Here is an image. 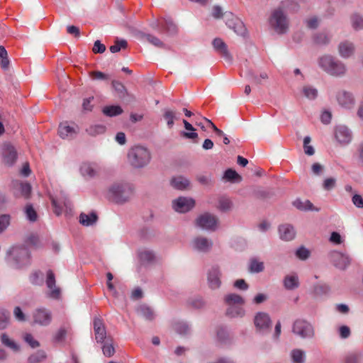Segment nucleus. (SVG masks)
<instances>
[{
	"instance_id": "obj_59",
	"label": "nucleus",
	"mask_w": 363,
	"mask_h": 363,
	"mask_svg": "<svg viewBox=\"0 0 363 363\" xmlns=\"http://www.w3.org/2000/svg\"><path fill=\"white\" fill-rule=\"evenodd\" d=\"M360 354L354 352L349 353L344 357V363H359Z\"/></svg>"
},
{
	"instance_id": "obj_46",
	"label": "nucleus",
	"mask_w": 363,
	"mask_h": 363,
	"mask_svg": "<svg viewBox=\"0 0 363 363\" xmlns=\"http://www.w3.org/2000/svg\"><path fill=\"white\" fill-rule=\"evenodd\" d=\"M103 353L106 357H111L113 355L115 352V349L113 346L112 340L107 339L105 342H104V345L102 347Z\"/></svg>"
},
{
	"instance_id": "obj_2",
	"label": "nucleus",
	"mask_w": 363,
	"mask_h": 363,
	"mask_svg": "<svg viewBox=\"0 0 363 363\" xmlns=\"http://www.w3.org/2000/svg\"><path fill=\"white\" fill-rule=\"evenodd\" d=\"M128 162L134 169H143L147 167L152 160L150 150L143 145H134L127 154Z\"/></svg>"
},
{
	"instance_id": "obj_58",
	"label": "nucleus",
	"mask_w": 363,
	"mask_h": 363,
	"mask_svg": "<svg viewBox=\"0 0 363 363\" xmlns=\"http://www.w3.org/2000/svg\"><path fill=\"white\" fill-rule=\"evenodd\" d=\"M145 38L147 41L157 48H162L164 46V43L158 38L154 35L147 34L145 35Z\"/></svg>"
},
{
	"instance_id": "obj_37",
	"label": "nucleus",
	"mask_w": 363,
	"mask_h": 363,
	"mask_svg": "<svg viewBox=\"0 0 363 363\" xmlns=\"http://www.w3.org/2000/svg\"><path fill=\"white\" fill-rule=\"evenodd\" d=\"M138 314L147 320H152L155 318L154 311L145 305L140 306L137 309Z\"/></svg>"
},
{
	"instance_id": "obj_55",
	"label": "nucleus",
	"mask_w": 363,
	"mask_h": 363,
	"mask_svg": "<svg viewBox=\"0 0 363 363\" xmlns=\"http://www.w3.org/2000/svg\"><path fill=\"white\" fill-rule=\"evenodd\" d=\"M11 217L8 214L0 216V233L4 231L10 224Z\"/></svg>"
},
{
	"instance_id": "obj_32",
	"label": "nucleus",
	"mask_w": 363,
	"mask_h": 363,
	"mask_svg": "<svg viewBox=\"0 0 363 363\" xmlns=\"http://www.w3.org/2000/svg\"><path fill=\"white\" fill-rule=\"evenodd\" d=\"M163 118L165 120L169 128H172L174 124V120L179 118V113L175 110L164 108L163 111Z\"/></svg>"
},
{
	"instance_id": "obj_14",
	"label": "nucleus",
	"mask_w": 363,
	"mask_h": 363,
	"mask_svg": "<svg viewBox=\"0 0 363 363\" xmlns=\"http://www.w3.org/2000/svg\"><path fill=\"white\" fill-rule=\"evenodd\" d=\"M33 319L35 324L41 326H47L52 321V313L50 311L45 308H39L33 312Z\"/></svg>"
},
{
	"instance_id": "obj_57",
	"label": "nucleus",
	"mask_w": 363,
	"mask_h": 363,
	"mask_svg": "<svg viewBox=\"0 0 363 363\" xmlns=\"http://www.w3.org/2000/svg\"><path fill=\"white\" fill-rule=\"evenodd\" d=\"M30 281L33 284L41 285L43 282V277L42 273L35 272L30 275Z\"/></svg>"
},
{
	"instance_id": "obj_12",
	"label": "nucleus",
	"mask_w": 363,
	"mask_h": 363,
	"mask_svg": "<svg viewBox=\"0 0 363 363\" xmlns=\"http://www.w3.org/2000/svg\"><path fill=\"white\" fill-rule=\"evenodd\" d=\"M330 258L333 265L341 270H345L351 263L350 256L339 251L331 252Z\"/></svg>"
},
{
	"instance_id": "obj_42",
	"label": "nucleus",
	"mask_w": 363,
	"mask_h": 363,
	"mask_svg": "<svg viewBox=\"0 0 363 363\" xmlns=\"http://www.w3.org/2000/svg\"><path fill=\"white\" fill-rule=\"evenodd\" d=\"M161 25L163 29L169 35H174L177 32V27L171 19L164 20Z\"/></svg>"
},
{
	"instance_id": "obj_47",
	"label": "nucleus",
	"mask_w": 363,
	"mask_h": 363,
	"mask_svg": "<svg viewBox=\"0 0 363 363\" xmlns=\"http://www.w3.org/2000/svg\"><path fill=\"white\" fill-rule=\"evenodd\" d=\"M25 214L27 219L30 222H35L38 219V214L31 204H28L25 207Z\"/></svg>"
},
{
	"instance_id": "obj_3",
	"label": "nucleus",
	"mask_w": 363,
	"mask_h": 363,
	"mask_svg": "<svg viewBox=\"0 0 363 363\" xmlns=\"http://www.w3.org/2000/svg\"><path fill=\"white\" fill-rule=\"evenodd\" d=\"M134 187L129 183H114L107 191V198L116 203L123 204L133 196Z\"/></svg>"
},
{
	"instance_id": "obj_15",
	"label": "nucleus",
	"mask_w": 363,
	"mask_h": 363,
	"mask_svg": "<svg viewBox=\"0 0 363 363\" xmlns=\"http://www.w3.org/2000/svg\"><path fill=\"white\" fill-rule=\"evenodd\" d=\"M191 248L197 252L206 253L211 250L213 242L203 236L195 237L191 242Z\"/></svg>"
},
{
	"instance_id": "obj_20",
	"label": "nucleus",
	"mask_w": 363,
	"mask_h": 363,
	"mask_svg": "<svg viewBox=\"0 0 363 363\" xmlns=\"http://www.w3.org/2000/svg\"><path fill=\"white\" fill-rule=\"evenodd\" d=\"M13 194L16 198L28 199L31 193V186L28 182L15 181L12 184Z\"/></svg>"
},
{
	"instance_id": "obj_24",
	"label": "nucleus",
	"mask_w": 363,
	"mask_h": 363,
	"mask_svg": "<svg viewBox=\"0 0 363 363\" xmlns=\"http://www.w3.org/2000/svg\"><path fill=\"white\" fill-rule=\"evenodd\" d=\"M336 140L341 144H347L352 140L350 130L344 125L337 126L335 132Z\"/></svg>"
},
{
	"instance_id": "obj_43",
	"label": "nucleus",
	"mask_w": 363,
	"mask_h": 363,
	"mask_svg": "<svg viewBox=\"0 0 363 363\" xmlns=\"http://www.w3.org/2000/svg\"><path fill=\"white\" fill-rule=\"evenodd\" d=\"M264 269V263L255 258L250 259L249 270L252 273H259Z\"/></svg>"
},
{
	"instance_id": "obj_21",
	"label": "nucleus",
	"mask_w": 363,
	"mask_h": 363,
	"mask_svg": "<svg viewBox=\"0 0 363 363\" xmlns=\"http://www.w3.org/2000/svg\"><path fill=\"white\" fill-rule=\"evenodd\" d=\"M46 285L49 289L48 296L53 299H58L61 295L60 289L56 286L55 274L52 271L48 270L47 272Z\"/></svg>"
},
{
	"instance_id": "obj_52",
	"label": "nucleus",
	"mask_w": 363,
	"mask_h": 363,
	"mask_svg": "<svg viewBox=\"0 0 363 363\" xmlns=\"http://www.w3.org/2000/svg\"><path fill=\"white\" fill-rule=\"evenodd\" d=\"M174 327L175 331L181 335H186L190 330L189 325L184 322H178L174 324Z\"/></svg>"
},
{
	"instance_id": "obj_5",
	"label": "nucleus",
	"mask_w": 363,
	"mask_h": 363,
	"mask_svg": "<svg viewBox=\"0 0 363 363\" xmlns=\"http://www.w3.org/2000/svg\"><path fill=\"white\" fill-rule=\"evenodd\" d=\"M8 257L16 268H21L30 263V254L26 247H13L8 252Z\"/></svg>"
},
{
	"instance_id": "obj_35",
	"label": "nucleus",
	"mask_w": 363,
	"mask_h": 363,
	"mask_svg": "<svg viewBox=\"0 0 363 363\" xmlns=\"http://www.w3.org/2000/svg\"><path fill=\"white\" fill-rule=\"evenodd\" d=\"M225 304L228 306L245 304V298L236 294H229L224 297Z\"/></svg>"
},
{
	"instance_id": "obj_44",
	"label": "nucleus",
	"mask_w": 363,
	"mask_h": 363,
	"mask_svg": "<svg viewBox=\"0 0 363 363\" xmlns=\"http://www.w3.org/2000/svg\"><path fill=\"white\" fill-rule=\"evenodd\" d=\"M331 37L325 32L317 33L314 36V41L316 44L320 45H326L330 41Z\"/></svg>"
},
{
	"instance_id": "obj_17",
	"label": "nucleus",
	"mask_w": 363,
	"mask_h": 363,
	"mask_svg": "<svg viewBox=\"0 0 363 363\" xmlns=\"http://www.w3.org/2000/svg\"><path fill=\"white\" fill-rule=\"evenodd\" d=\"M102 170V165L98 162H86L80 167L81 174L86 177L93 178L99 174Z\"/></svg>"
},
{
	"instance_id": "obj_26",
	"label": "nucleus",
	"mask_w": 363,
	"mask_h": 363,
	"mask_svg": "<svg viewBox=\"0 0 363 363\" xmlns=\"http://www.w3.org/2000/svg\"><path fill=\"white\" fill-rule=\"evenodd\" d=\"M245 304L228 306L225 311V315L230 318H242L245 317L246 311Z\"/></svg>"
},
{
	"instance_id": "obj_31",
	"label": "nucleus",
	"mask_w": 363,
	"mask_h": 363,
	"mask_svg": "<svg viewBox=\"0 0 363 363\" xmlns=\"http://www.w3.org/2000/svg\"><path fill=\"white\" fill-rule=\"evenodd\" d=\"M97 219V215L94 212L90 213H82L79 215V222L84 226H90L95 224Z\"/></svg>"
},
{
	"instance_id": "obj_30",
	"label": "nucleus",
	"mask_w": 363,
	"mask_h": 363,
	"mask_svg": "<svg viewBox=\"0 0 363 363\" xmlns=\"http://www.w3.org/2000/svg\"><path fill=\"white\" fill-rule=\"evenodd\" d=\"M284 286L287 290H294L298 287L299 280L296 274H287L283 281Z\"/></svg>"
},
{
	"instance_id": "obj_23",
	"label": "nucleus",
	"mask_w": 363,
	"mask_h": 363,
	"mask_svg": "<svg viewBox=\"0 0 363 363\" xmlns=\"http://www.w3.org/2000/svg\"><path fill=\"white\" fill-rule=\"evenodd\" d=\"M279 235L281 240L291 241L295 238L296 230L293 225L288 223L281 224L278 228Z\"/></svg>"
},
{
	"instance_id": "obj_54",
	"label": "nucleus",
	"mask_w": 363,
	"mask_h": 363,
	"mask_svg": "<svg viewBox=\"0 0 363 363\" xmlns=\"http://www.w3.org/2000/svg\"><path fill=\"white\" fill-rule=\"evenodd\" d=\"M127 47V42L125 40H116L115 45L110 47V51L113 53L119 52L121 49Z\"/></svg>"
},
{
	"instance_id": "obj_9",
	"label": "nucleus",
	"mask_w": 363,
	"mask_h": 363,
	"mask_svg": "<svg viewBox=\"0 0 363 363\" xmlns=\"http://www.w3.org/2000/svg\"><path fill=\"white\" fill-rule=\"evenodd\" d=\"M292 331L294 334L302 338H311L314 335L313 326L311 323L302 319H298L294 321Z\"/></svg>"
},
{
	"instance_id": "obj_56",
	"label": "nucleus",
	"mask_w": 363,
	"mask_h": 363,
	"mask_svg": "<svg viewBox=\"0 0 363 363\" xmlns=\"http://www.w3.org/2000/svg\"><path fill=\"white\" fill-rule=\"evenodd\" d=\"M15 319L18 322H25L26 316L19 306H16L13 311Z\"/></svg>"
},
{
	"instance_id": "obj_25",
	"label": "nucleus",
	"mask_w": 363,
	"mask_h": 363,
	"mask_svg": "<svg viewBox=\"0 0 363 363\" xmlns=\"http://www.w3.org/2000/svg\"><path fill=\"white\" fill-rule=\"evenodd\" d=\"M213 46L215 50L219 53L225 60L230 62L232 57L228 52L227 45L220 38H215L213 40Z\"/></svg>"
},
{
	"instance_id": "obj_33",
	"label": "nucleus",
	"mask_w": 363,
	"mask_h": 363,
	"mask_svg": "<svg viewBox=\"0 0 363 363\" xmlns=\"http://www.w3.org/2000/svg\"><path fill=\"white\" fill-rule=\"evenodd\" d=\"M293 205L297 209L300 211H318L319 209L315 208L313 203L309 200H301L299 199H296L293 202Z\"/></svg>"
},
{
	"instance_id": "obj_51",
	"label": "nucleus",
	"mask_w": 363,
	"mask_h": 363,
	"mask_svg": "<svg viewBox=\"0 0 363 363\" xmlns=\"http://www.w3.org/2000/svg\"><path fill=\"white\" fill-rule=\"evenodd\" d=\"M303 93L304 96L309 99H314L318 95L317 89L311 86H303Z\"/></svg>"
},
{
	"instance_id": "obj_27",
	"label": "nucleus",
	"mask_w": 363,
	"mask_h": 363,
	"mask_svg": "<svg viewBox=\"0 0 363 363\" xmlns=\"http://www.w3.org/2000/svg\"><path fill=\"white\" fill-rule=\"evenodd\" d=\"M94 329L95 332V338L98 342H104L106 339V332L102 321L96 318L94 321Z\"/></svg>"
},
{
	"instance_id": "obj_41",
	"label": "nucleus",
	"mask_w": 363,
	"mask_h": 363,
	"mask_svg": "<svg viewBox=\"0 0 363 363\" xmlns=\"http://www.w3.org/2000/svg\"><path fill=\"white\" fill-rule=\"evenodd\" d=\"M103 113L107 116L113 117L121 114L123 109L120 106H108L103 108Z\"/></svg>"
},
{
	"instance_id": "obj_1",
	"label": "nucleus",
	"mask_w": 363,
	"mask_h": 363,
	"mask_svg": "<svg viewBox=\"0 0 363 363\" xmlns=\"http://www.w3.org/2000/svg\"><path fill=\"white\" fill-rule=\"evenodd\" d=\"M319 67L328 74L342 77L347 73V68L346 65L335 57L325 54L318 59Z\"/></svg>"
},
{
	"instance_id": "obj_29",
	"label": "nucleus",
	"mask_w": 363,
	"mask_h": 363,
	"mask_svg": "<svg viewBox=\"0 0 363 363\" xmlns=\"http://www.w3.org/2000/svg\"><path fill=\"white\" fill-rule=\"evenodd\" d=\"M0 340L3 345L10 349L13 352H18L21 350L20 345L11 339L6 333L0 335Z\"/></svg>"
},
{
	"instance_id": "obj_63",
	"label": "nucleus",
	"mask_w": 363,
	"mask_h": 363,
	"mask_svg": "<svg viewBox=\"0 0 363 363\" xmlns=\"http://www.w3.org/2000/svg\"><path fill=\"white\" fill-rule=\"evenodd\" d=\"M336 179L333 177L326 178L323 182V188L326 191H330L335 188Z\"/></svg>"
},
{
	"instance_id": "obj_7",
	"label": "nucleus",
	"mask_w": 363,
	"mask_h": 363,
	"mask_svg": "<svg viewBox=\"0 0 363 363\" xmlns=\"http://www.w3.org/2000/svg\"><path fill=\"white\" fill-rule=\"evenodd\" d=\"M54 213L57 216L61 215L63 212L68 214L72 211V204L67 199L64 192H61L58 196H50Z\"/></svg>"
},
{
	"instance_id": "obj_40",
	"label": "nucleus",
	"mask_w": 363,
	"mask_h": 363,
	"mask_svg": "<svg viewBox=\"0 0 363 363\" xmlns=\"http://www.w3.org/2000/svg\"><path fill=\"white\" fill-rule=\"evenodd\" d=\"M351 24L355 30L363 29V16L359 13H354L350 17Z\"/></svg>"
},
{
	"instance_id": "obj_4",
	"label": "nucleus",
	"mask_w": 363,
	"mask_h": 363,
	"mask_svg": "<svg viewBox=\"0 0 363 363\" xmlns=\"http://www.w3.org/2000/svg\"><path fill=\"white\" fill-rule=\"evenodd\" d=\"M271 28L278 35H284L289 31V20L281 8L274 9L269 18Z\"/></svg>"
},
{
	"instance_id": "obj_61",
	"label": "nucleus",
	"mask_w": 363,
	"mask_h": 363,
	"mask_svg": "<svg viewBox=\"0 0 363 363\" xmlns=\"http://www.w3.org/2000/svg\"><path fill=\"white\" fill-rule=\"evenodd\" d=\"M295 254L298 259L301 260H306V259L308 258L310 255V252L304 247H301L296 250Z\"/></svg>"
},
{
	"instance_id": "obj_22",
	"label": "nucleus",
	"mask_w": 363,
	"mask_h": 363,
	"mask_svg": "<svg viewBox=\"0 0 363 363\" xmlns=\"http://www.w3.org/2000/svg\"><path fill=\"white\" fill-rule=\"evenodd\" d=\"M339 55L344 59H348L352 57L355 52L354 44L349 40H344L339 43L337 46Z\"/></svg>"
},
{
	"instance_id": "obj_10",
	"label": "nucleus",
	"mask_w": 363,
	"mask_h": 363,
	"mask_svg": "<svg viewBox=\"0 0 363 363\" xmlns=\"http://www.w3.org/2000/svg\"><path fill=\"white\" fill-rule=\"evenodd\" d=\"M224 18L226 26L233 30L237 35L245 36L247 33V29L242 21L234 16L232 13H225Z\"/></svg>"
},
{
	"instance_id": "obj_50",
	"label": "nucleus",
	"mask_w": 363,
	"mask_h": 363,
	"mask_svg": "<svg viewBox=\"0 0 363 363\" xmlns=\"http://www.w3.org/2000/svg\"><path fill=\"white\" fill-rule=\"evenodd\" d=\"M46 357L45 353L43 350H38L28 358L29 363H39Z\"/></svg>"
},
{
	"instance_id": "obj_11",
	"label": "nucleus",
	"mask_w": 363,
	"mask_h": 363,
	"mask_svg": "<svg viewBox=\"0 0 363 363\" xmlns=\"http://www.w3.org/2000/svg\"><path fill=\"white\" fill-rule=\"evenodd\" d=\"M222 272L218 265H212L207 271V283L211 289H218L221 286Z\"/></svg>"
},
{
	"instance_id": "obj_64",
	"label": "nucleus",
	"mask_w": 363,
	"mask_h": 363,
	"mask_svg": "<svg viewBox=\"0 0 363 363\" xmlns=\"http://www.w3.org/2000/svg\"><path fill=\"white\" fill-rule=\"evenodd\" d=\"M224 178L228 181H234L240 179V177L235 170L228 169L224 173Z\"/></svg>"
},
{
	"instance_id": "obj_60",
	"label": "nucleus",
	"mask_w": 363,
	"mask_h": 363,
	"mask_svg": "<svg viewBox=\"0 0 363 363\" xmlns=\"http://www.w3.org/2000/svg\"><path fill=\"white\" fill-rule=\"evenodd\" d=\"M217 337L219 341L225 342L229 339V334L224 328H218L217 329Z\"/></svg>"
},
{
	"instance_id": "obj_13",
	"label": "nucleus",
	"mask_w": 363,
	"mask_h": 363,
	"mask_svg": "<svg viewBox=\"0 0 363 363\" xmlns=\"http://www.w3.org/2000/svg\"><path fill=\"white\" fill-rule=\"evenodd\" d=\"M336 101L340 106L347 110L353 108L356 103L353 94L345 90L337 91Z\"/></svg>"
},
{
	"instance_id": "obj_6",
	"label": "nucleus",
	"mask_w": 363,
	"mask_h": 363,
	"mask_svg": "<svg viewBox=\"0 0 363 363\" xmlns=\"http://www.w3.org/2000/svg\"><path fill=\"white\" fill-rule=\"evenodd\" d=\"M219 224L218 218L214 214L204 213L199 215L195 220L196 227L207 231H215Z\"/></svg>"
},
{
	"instance_id": "obj_18",
	"label": "nucleus",
	"mask_w": 363,
	"mask_h": 363,
	"mask_svg": "<svg viewBox=\"0 0 363 363\" xmlns=\"http://www.w3.org/2000/svg\"><path fill=\"white\" fill-rule=\"evenodd\" d=\"M79 130V128L77 125L74 123L69 124L68 122H63L59 125L58 133L62 138L69 140L77 135Z\"/></svg>"
},
{
	"instance_id": "obj_8",
	"label": "nucleus",
	"mask_w": 363,
	"mask_h": 363,
	"mask_svg": "<svg viewBox=\"0 0 363 363\" xmlns=\"http://www.w3.org/2000/svg\"><path fill=\"white\" fill-rule=\"evenodd\" d=\"M253 321L257 333L265 335L271 330L272 320L268 313L265 312L257 313Z\"/></svg>"
},
{
	"instance_id": "obj_53",
	"label": "nucleus",
	"mask_w": 363,
	"mask_h": 363,
	"mask_svg": "<svg viewBox=\"0 0 363 363\" xmlns=\"http://www.w3.org/2000/svg\"><path fill=\"white\" fill-rule=\"evenodd\" d=\"M24 341L32 348H36L40 346V343L30 333H25L23 336Z\"/></svg>"
},
{
	"instance_id": "obj_49",
	"label": "nucleus",
	"mask_w": 363,
	"mask_h": 363,
	"mask_svg": "<svg viewBox=\"0 0 363 363\" xmlns=\"http://www.w3.org/2000/svg\"><path fill=\"white\" fill-rule=\"evenodd\" d=\"M311 138L310 136H306L303 138V150L304 153L308 156H312L315 154L314 147L310 145Z\"/></svg>"
},
{
	"instance_id": "obj_39",
	"label": "nucleus",
	"mask_w": 363,
	"mask_h": 363,
	"mask_svg": "<svg viewBox=\"0 0 363 363\" xmlns=\"http://www.w3.org/2000/svg\"><path fill=\"white\" fill-rule=\"evenodd\" d=\"M232 201L227 197L222 196L218 199V208L223 212L230 211L233 208Z\"/></svg>"
},
{
	"instance_id": "obj_16",
	"label": "nucleus",
	"mask_w": 363,
	"mask_h": 363,
	"mask_svg": "<svg viewBox=\"0 0 363 363\" xmlns=\"http://www.w3.org/2000/svg\"><path fill=\"white\" fill-rule=\"evenodd\" d=\"M195 206V201L189 197H179L172 201V208L179 213H186Z\"/></svg>"
},
{
	"instance_id": "obj_34",
	"label": "nucleus",
	"mask_w": 363,
	"mask_h": 363,
	"mask_svg": "<svg viewBox=\"0 0 363 363\" xmlns=\"http://www.w3.org/2000/svg\"><path fill=\"white\" fill-rule=\"evenodd\" d=\"M10 324V312L7 309L0 307V330L6 329Z\"/></svg>"
},
{
	"instance_id": "obj_38",
	"label": "nucleus",
	"mask_w": 363,
	"mask_h": 363,
	"mask_svg": "<svg viewBox=\"0 0 363 363\" xmlns=\"http://www.w3.org/2000/svg\"><path fill=\"white\" fill-rule=\"evenodd\" d=\"M290 357L293 363H304L306 360V353L300 349L291 350Z\"/></svg>"
},
{
	"instance_id": "obj_28",
	"label": "nucleus",
	"mask_w": 363,
	"mask_h": 363,
	"mask_svg": "<svg viewBox=\"0 0 363 363\" xmlns=\"http://www.w3.org/2000/svg\"><path fill=\"white\" fill-rule=\"evenodd\" d=\"M170 184L175 189L184 191L190 187L191 183L187 178L182 176H177L171 179Z\"/></svg>"
},
{
	"instance_id": "obj_48",
	"label": "nucleus",
	"mask_w": 363,
	"mask_h": 363,
	"mask_svg": "<svg viewBox=\"0 0 363 363\" xmlns=\"http://www.w3.org/2000/svg\"><path fill=\"white\" fill-rule=\"evenodd\" d=\"M183 123L184 125V128L187 130H191L192 131L191 133H187V132H183L182 133V135L186 138H189V139H194V138H196L198 137V134L194 132L195 129L194 128V127L192 126L191 124H190L186 120H183Z\"/></svg>"
},
{
	"instance_id": "obj_62",
	"label": "nucleus",
	"mask_w": 363,
	"mask_h": 363,
	"mask_svg": "<svg viewBox=\"0 0 363 363\" xmlns=\"http://www.w3.org/2000/svg\"><path fill=\"white\" fill-rule=\"evenodd\" d=\"M249 77H250V79L252 80V82L255 83V84H261V82L262 80H265V79H268V75L266 72H262L260 73V74L259 75V77L255 75L252 72H249Z\"/></svg>"
},
{
	"instance_id": "obj_19",
	"label": "nucleus",
	"mask_w": 363,
	"mask_h": 363,
	"mask_svg": "<svg viewBox=\"0 0 363 363\" xmlns=\"http://www.w3.org/2000/svg\"><path fill=\"white\" fill-rule=\"evenodd\" d=\"M1 155L3 162L8 165H13L17 159V151L16 148L10 143H5L1 147Z\"/></svg>"
},
{
	"instance_id": "obj_36",
	"label": "nucleus",
	"mask_w": 363,
	"mask_h": 363,
	"mask_svg": "<svg viewBox=\"0 0 363 363\" xmlns=\"http://www.w3.org/2000/svg\"><path fill=\"white\" fill-rule=\"evenodd\" d=\"M106 130V127L103 124H92L86 129V133L92 137L104 134Z\"/></svg>"
},
{
	"instance_id": "obj_45",
	"label": "nucleus",
	"mask_w": 363,
	"mask_h": 363,
	"mask_svg": "<svg viewBox=\"0 0 363 363\" xmlns=\"http://www.w3.org/2000/svg\"><path fill=\"white\" fill-rule=\"evenodd\" d=\"M139 257L143 263H151L155 259V254L152 251L143 250L139 252Z\"/></svg>"
}]
</instances>
